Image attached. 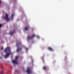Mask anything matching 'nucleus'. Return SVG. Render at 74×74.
I'll return each instance as SVG.
<instances>
[{"label":"nucleus","instance_id":"nucleus-1","mask_svg":"<svg viewBox=\"0 0 74 74\" xmlns=\"http://www.w3.org/2000/svg\"><path fill=\"white\" fill-rule=\"evenodd\" d=\"M4 52L6 53V55L4 56V58H7L10 55V47H7V48L5 49L4 50Z\"/></svg>","mask_w":74,"mask_h":74},{"label":"nucleus","instance_id":"nucleus-2","mask_svg":"<svg viewBox=\"0 0 74 74\" xmlns=\"http://www.w3.org/2000/svg\"><path fill=\"white\" fill-rule=\"evenodd\" d=\"M18 58H19V56H17L15 57V60L12 61V62L13 63H14V64H18V62L17 61V60L18 59Z\"/></svg>","mask_w":74,"mask_h":74},{"label":"nucleus","instance_id":"nucleus-3","mask_svg":"<svg viewBox=\"0 0 74 74\" xmlns=\"http://www.w3.org/2000/svg\"><path fill=\"white\" fill-rule=\"evenodd\" d=\"M4 19L6 20L7 21H8L9 20V18H8V14H5V16L4 17Z\"/></svg>","mask_w":74,"mask_h":74},{"label":"nucleus","instance_id":"nucleus-4","mask_svg":"<svg viewBox=\"0 0 74 74\" xmlns=\"http://www.w3.org/2000/svg\"><path fill=\"white\" fill-rule=\"evenodd\" d=\"M35 37V34H33L31 36H28V40H30V39H32V38H33L34 37Z\"/></svg>","mask_w":74,"mask_h":74},{"label":"nucleus","instance_id":"nucleus-5","mask_svg":"<svg viewBox=\"0 0 74 74\" xmlns=\"http://www.w3.org/2000/svg\"><path fill=\"white\" fill-rule=\"evenodd\" d=\"M26 73L28 74H30L32 72V71L30 70V68H28L27 69V70L26 71Z\"/></svg>","mask_w":74,"mask_h":74},{"label":"nucleus","instance_id":"nucleus-6","mask_svg":"<svg viewBox=\"0 0 74 74\" xmlns=\"http://www.w3.org/2000/svg\"><path fill=\"white\" fill-rule=\"evenodd\" d=\"M21 45V43L19 42H17L16 44V46L18 47L19 46H20Z\"/></svg>","mask_w":74,"mask_h":74},{"label":"nucleus","instance_id":"nucleus-7","mask_svg":"<svg viewBox=\"0 0 74 74\" xmlns=\"http://www.w3.org/2000/svg\"><path fill=\"white\" fill-rule=\"evenodd\" d=\"M48 49H49V50H50V51H53V49L51 47H48Z\"/></svg>","mask_w":74,"mask_h":74},{"label":"nucleus","instance_id":"nucleus-8","mask_svg":"<svg viewBox=\"0 0 74 74\" xmlns=\"http://www.w3.org/2000/svg\"><path fill=\"white\" fill-rule=\"evenodd\" d=\"M14 15H15V14L14 13H13L11 17V19L12 20L13 19V18H14Z\"/></svg>","mask_w":74,"mask_h":74},{"label":"nucleus","instance_id":"nucleus-9","mask_svg":"<svg viewBox=\"0 0 74 74\" xmlns=\"http://www.w3.org/2000/svg\"><path fill=\"white\" fill-rule=\"evenodd\" d=\"M20 50H22V48H18L16 50V52H19V51H20Z\"/></svg>","mask_w":74,"mask_h":74},{"label":"nucleus","instance_id":"nucleus-10","mask_svg":"<svg viewBox=\"0 0 74 74\" xmlns=\"http://www.w3.org/2000/svg\"><path fill=\"white\" fill-rule=\"evenodd\" d=\"M15 32V31L14 30V31L13 32H10V34L11 35H12L13 34H14V33Z\"/></svg>","mask_w":74,"mask_h":74},{"label":"nucleus","instance_id":"nucleus-11","mask_svg":"<svg viewBox=\"0 0 74 74\" xmlns=\"http://www.w3.org/2000/svg\"><path fill=\"white\" fill-rule=\"evenodd\" d=\"M25 30H28L29 29V27H26L25 28Z\"/></svg>","mask_w":74,"mask_h":74},{"label":"nucleus","instance_id":"nucleus-12","mask_svg":"<svg viewBox=\"0 0 74 74\" xmlns=\"http://www.w3.org/2000/svg\"><path fill=\"white\" fill-rule=\"evenodd\" d=\"M4 71H2L0 73V74H4Z\"/></svg>","mask_w":74,"mask_h":74},{"label":"nucleus","instance_id":"nucleus-13","mask_svg":"<svg viewBox=\"0 0 74 74\" xmlns=\"http://www.w3.org/2000/svg\"><path fill=\"white\" fill-rule=\"evenodd\" d=\"M47 69V67L46 66H44L43 68V69H44V70H46Z\"/></svg>","mask_w":74,"mask_h":74},{"label":"nucleus","instance_id":"nucleus-14","mask_svg":"<svg viewBox=\"0 0 74 74\" xmlns=\"http://www.w3.org/2000/svg\"><path fill=\"white\" fill-rule=\"evenodd\" d=\"M1 68L2 69H4V67H3V66H1Z\"/></svg>","mask_w":74,"mask_h":74},{"label":"nucleus","instance_id":"nucleus-15","mask_svg":"<svg viewBox=\"0 0 74 74\" xmlns=\"http://www.w3.org/2000/svg\"><path fill=\"white\" fill-rule=\"evenodd\" d=\"M1 26H2V25L0 24V27H1Z\"/></svg>","mask_w":74,"mask_h":74},{"label":"nucleus","instance_id":"nucleus-16","mask_svg":"<svg viewBox=\"0 0 74 74\" xmlns=\"http://www.w3.org/2000/svg\"><path fill=\"white\" fill-rule=\"evenodd\" d=\"M25 49L26 51H27L28 50V49L27 48H26Z\"/></svg>","mask_w":74,"mask_h":74},{"label":"nucleus","instance_id":"nucleus-17","mask_svg":"<svg viewBox=\"0 0 74 74\" xmlns=\"http://www.w3.org/2000/svg\"><path fill=\"white\" fill-rule=\"evenodd\" d=\"M1 49H3V47H2L1 48Z\"/></svg>","mask_w":74,"mask_h":74},{"label":"nucleus","instance_id":"nucleus-18","mask_svg":"<svg viewBox=\"0 0 74 74\" xmlns=\"http://www.w3.org/2000/svg\"><path fill=\"white\" fill-rule=\"evenodd\" d=\"M37 37H38V38H40V36H38Z\"/></svg>","mask_w":74,"mask_h":74},{"label":"nucleus","instance_id":"nucleus-19","mask_svg":"<svg viewBox=\"0 0 74 74\" xmlns=\"http://www.w3.org/2000/svg\"><path fill=\"white\" fill-rule=\"evenodd\" d=\"M10 54H11V52L10 51Z\"/></svg>","mask_w":74,"mask_h":74},{"label":"nucleus","instance_id":"nucleus-20","mask_svg":"<svg viewBox=\"0 0 74 74\" xmlns=\"http://www.w3.org/2000/svg\"><path fill=\"white\" fill-rule=\"evenodd\" d=\"M15 71H16V72L17 71L16 70H15Z\"/></svg>","mask_w":74,"mask_h":74},{"label":"nucleus","instance_id":"nucleus-21","mask_svg":"<svg viewBox=\"0 0 74 74\" xmlns=\"http://www.w3.org/2000/svg\"><path fill=\"white\" fill-rule=\"evenodd\" d=\"M7 74H8V72H7Z\"/></svg>","mask_w":74,"mask_h":74},{"label":"nucleus","instance_id":"nucleus-22","mask_svg":"<svg viewBox=\"0 0 74 74\" xmlns=\"http://www.w3.org/2000/svg\"><path fill=\"white\" fill-rule=\"evenodd\" d=\"M1 2L0 1V4H1Z\"/></svg>","mask_w":74,"mask_h":74}]
</instances>
